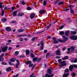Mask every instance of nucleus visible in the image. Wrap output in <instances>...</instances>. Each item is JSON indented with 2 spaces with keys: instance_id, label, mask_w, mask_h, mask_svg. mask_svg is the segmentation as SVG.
Wrapping results in <instances>:
<instances>
[{
  "instance_id": "f257e3e1",
  "label": "nucleus",
  "mask_w": 77,
  "mask_h": 77,
  "mask_svg": "<svg viewBox=\"0 0 77 77\" xmlns=\"http://www.w3.org/2000/svg\"><path fill=\"white\" fill-rule=\"evenodd\" d=\"M62 38H63V40L58 39V41L61 42H65L66 41L68 40V38L66 37H65V35H63L62 36Z\"/></svg>"
},
{
  "instance_id": "f03ea898",
  "label": "nucleus",
  "mask_w": 77,
  "mask_h": 77,
  "mask_svg": "<svg viewBox=\"0 0 77 77\" xmlns=\"http://www.w3.org/2000/svg\"><path fill=\"white\" fill-rule=\"evenodd\" d=\"M70 38L72 40H77V35H71L70 36Z\"/></svg>"
},
{
  "instance_id": "7ed1b4c3",
  "label": "nucleus",
  "mask_w": 77,
  "mask_h": 77,
  "mask_svg": "<svg viewBox=\"0 0 77 77\" xmlns=\"http://www.w3.org/2000/svg\"><path fill=\"white\" fill-rule=\"evenodd\" d=\"M56 54L57 56L61 55V53L60 52V49H58L56 51Z\"/></svg>"
},
{
  "instance_id": "20e7f679",
  "label": "nucleus",
  "mask_w": 77,
  "mask_h": 77,
  "mask_svg": "<svg viewBox=\"0 0 77 77\" xmlns=\"http://www.w3.org/2000/svg\"><path fill=\"white\" fill-rule=\"evenodd\" d=\"M74 47L73 46H71L70 47V48H68V51H70L71 52H73L74 51Z\"/></svg>"
},
{
  "instance_id": "39448f33",
  "label": "nucleus",
  "mask_w": 77,
  "mask_h": 77,
  "mask_svg": "<svg viewBox=\"0 0 77 77\" xmlns=\"http://www.w3.org/2000/svg\"><path fill=\"white\" fill-rule=\"evenodd\" d=\"M66 62V61H65L60 62V63L61 64V66H66V64L65 63Z\"/></svg>"
},
{
  "instance_id": "423d86ee",
  "label": "nucleus",
  "mask_w": 77,
  "mask_h": 77,
  "mask_svg": "<svg viewBox=\"0 0 77 77\" xmlns=\"http://www.w3.org/2000/svg\"><path fill=\"white\" fill-rule=\"evenodd\" d=\"M57 39V38L55 37H54L53 38V40L54 41V42H53L54 44H57V43H58L59 42L58 41L56 40Z\"/></svg>"
},
{
  "instance_id": "0eeeda50",
  "label": "nucleus",
  "mask_w": 77,
  "mask_h": 77,
  "mask_svg": "<svg viewBox=\"0 0 77 77\" xmlns=\"http://www.w3.org/2000/svg\"><path fill=\"white\" fill-rule=\"evenodd\" d=\"M35 17V13H32L30 15L31 19H33Z\"/></svg>"
},
{
  "instance_id": "6e6552de",
  "label": "nucleus",
  "mask_w": 77,
  "mask_h": 77,
  "mask_svg": "<svg viewBox=\"0 0 77 77\" xmlns=\"http://www.w3.org/2000/svg\"><path fill=\"white\" fill-rule=\"evenodd\" d=\"M8 49V47L7 46H6L5 47H4L2 48V51L3 52H5V51H6Z\"/></svg>"
},
{
  "instance_id": "1a4fd4ad",
  "label": "nucleus",
  "mask_w": 77,
  "mask_h": 77,
  "mask_svg": "<svg viewBox=\"0 0 77 77\" xmlns=\"http://www.w3.org/2000/svg\"><path fill=\"white\" fill-rule=\"evenodd\" d=\"M51 71H52V69H49L47 70V72L49 74H51Z\"/></svg>"
},
{
  "instance_id": "9d476101",
  "label": "nucleus",
  "mask_w": 77,
  "mask_h": 77,
  "mask_svg": "<svg viewBox=\"0 0 77 77\" xmlns=\"http://www.w3.org/2000/svg\"><path fill=\"white\" fill-rule=\"evenodd\" d=\"M53 76H54V75L53 74L49 75L48 74H46L45 75V77H53Z\"/></svg>"
},
{
  "instance_id": "9b49d317",
  "label": "nucleus",
  "mask_w": 77,
  "mask_h": 77,
  "mask_svg": "<svg viewBox=\"0 0 77 77\" xmlns=\"http://www.w3.org/2000/svg\"><path fill=\"white\" fill-rule=\"evenodd\" d=\"M41 47L40 48L41 50H42L44 48V43L42 42H41Z\"/></svg>"
},
{
  "instance_id": "f8f14e48",
  "label": "nucleus",
  "mask_w": 77,
  "mask_h": 77,
  "mask_svg": "<svg viewBox=\"0 0 77 77\" xmlns=\"http://www.w3.org/2000/svg\"><path fill=\"white\" fill-rule=\"evenodd\" d=\"M73 65H71L69 66V70L70 71H71L73 69Z\"/></svg>"
},
{
  "instance_id": "ddd939ff",
  "label": "nucleus",
  "mask_w": 77,
  "mask_h": 77,
  "mask_svg": "<svg viewBox=\"0 0 77 77\" xmlns=\"http://www.w3.org/2000/svg\"><path fill=\"white\" fill-rule=\"evenodd\" d=\"M5 29L8 32H10L11 30V28L10 27H7L5 28Z\"/></svg>"
},
{
  "instance_id": "4468645a",
  "label": "nucleus",
  "mask_w": 77,
  "mask_h": 77,
  "mask_svg": "<svg viewBox=\"0 0 77 77\" xmlns=\"http://www.w3.org/2000/svg\"><path fill=\"white\" fill-rule=\"evenodd\" d=\"M69 30L66 31L65 33V35L66 36H68V34H69Z\"/></svg>"
},
{
  "instance_id": "2eb2a0df",
  "label": "nucleus",
  "mask_w": 77,
  "mask_h": 77,
  "mask_svg": "<svg viewBox=\"0 0 77 77\" xmlns=\"http://www.w3.org/2000/svg\"><path fill=\"white\" fill-rule=\"evenodd\" d=\"M45 11L42 10L40 11H39V13L40 14H44V13H45Z\"/></svg>"
},
{
  "instance_id": "dca6fc26",
  "label": "nucleus",
  "mask_w": 77,
  "mask_h": 77,
  "mask_svg": "<svg viewBox=\"0 0 77 77\" xmlns=\"http://www.w3.org/2000/svg\"><path fill=\"white\" fill-rule=\"evenodd\" d=\"M17 15L19 17H21L22 16H23V15H24V13H19Z\"/></svg>"
},
{
  "instance_id": "f3484780",
  "label": "nucleus",
  "mask_w": 77,
  "mask_h": 77,
  "mask_svg": "<svg viewBox=\"0 0 77 77\" xmlns=\"http://www.w3.org/2000/svg\"><path fill=\"white\" fill-rule=\"evenodd\" d=\"M30 53V51L29 50H27L26 51V56H27Z\"/></svg>"
},
{
  "instance_id": "a211bd4d",
  "label": "nucleus",
  "mask_w": 77,
  "mask_h": 77,
  "mask_svg": "<svg viewBox=\"0 0 77 77\" xmlns=\"http://www.w3.org/2000/svg\"><path fill=\"white\" fill-rule=\"evenodd\" d=\"M1 21L2 22H5L7 21V19L5 18H3L1 20Z\"/></svg>"
},
{
  "instance_id": "6ab92c4d",
  "label": "nucleus",
  "mask_w": 77,
  "mask_h": 77,
  "mask_svg": "<svg viewBox=\"0 0 77 77\" xmlns=\"http://www.w3.org/2000/svg\"><path fill=\"white\" fill-rule=\"evenodd\" d=\"M62 60H66V59H68V56H66L64 58H62Z\"/></svg>"
},
{
  "instance_id": "aec40b11",
  "label": "nucleus",
  "mask_w": 77,
  "mask_h": 77,
  "mask_svg": "<svg viewBox=\"0 0 77 77\" xmlns=\"http://www.w3.org/2000/svg\"><path fill=\"white\" fill-rule=\"evenodd\" d=\"M17 11H14L13 13V16H17Z\"/></svg>"
},
{
  "instance_id": "412c9836",
  "label": "nucleus",
  "mask_w": 77,
  "mask_h": 77,
  "mask_svg": "<svg viewBox=\"0 0 77 77\" xmlns=\"http://www.w3.org/2000/svg\"><path fill=\"white\" fill-rule=\"evenodd\" d=\"M69 75V73H67L66 74H64L63 75V77H67Z\"/></svg>"
},
{
  "instance_id": "4be33fe9",
  "label": "nucleus",
  "mask_w": 77,
  "mask_h": 77,
  "mask_svg": "<svg viewBox=\"0 0 77 77\" xmlns=\"http://www.w3.org/2000/svg\"><path fill=\"white\" fill-rule=\"evenodd\" d=\"M76 33H77V32L76 31H74V32H73L72 31H71V34L72 35H75Z\"/></svg>"
},
{
  "instance_id": "5701e85b",
  "label": "nucleus",
  "mask_w": 77,
  "mask_h": 77,
  "mask_svg": "<svg viewBox=\"0 0 77 77\" xmlns=\"http://www.w3.org/2000/svg\"><path fill=\"white\" fill-rule=\"evenodd\" d=\"M51 23L50 24L49 26H47L46 27V29H47V30H48L49 28L51 27Z\"/></svg>"
},
{
  "instance_id": "b1692460",
  "label": "nucleus",
  "mask_w": 77,
  "mask_h": 77,
  "mask_svg": "<svg viewBox=\"0 0 77 77\" xmlns=\"http://www.w3.org/2000/svg\"><path fill=\"white\" fill-rule=\"evenodd\" d=\"M10 61L11 62H14L15 61V59L13 58L10 60Z\"/></svg>"
},
{
  "instance_id": "393cba45",
  "label": "nucleus",
  "mask_w": 77,
  "mask_h": 77,
  "mask_svg": "<svg viewBox=\"0 0 77 77\" xmlns=\"http://www.w3.org/2000/svg\"><path fill=\"white\" fill-rule=\"evenodd\" d=\"M6 70L8 72L10 71L11 70V67H9L6 69Z\"/></svg>"
},
{
  "instance_id": "a878e982",
  "label": "nucleus",
  "mask_w": 77,
  "mask_h": 77,
  "mask_svg": "<svg viewBox=\"0 0 77 77\" xmlns=\"http://www.w3.org/2000/svg\"><path fill=\"white\" fill-rule=\"evenodd\" d=\"M31 63H32V62L30 61H28L26 62V65H28L29 64H29H31Z\"/></svg>"
},
{
  "instance_id": "bb28decb",
  "label": "nucleus",
  "mask_w": 77,
  "mask_h": 77,
  "mask_svg": "<svg viewBox=\"0 0 77 77\" xmlns=\"http://www.w3.org/2000/svg\"><path fill=\"white\" fill-rule=\"evenodd\" d=\"M38 39V37H35L32 38V41H35V39Z\"/></svg>"
},
{
  "instance_id": "cd10ccee",
  "label": "nucleus",
  "mask_w": 77,
  "mask_h": 77,
  "mask_svg": "<svg viewBox=\"0 0 77 77\" xmlns=\"http://www.w3.org/2000/svg\"><path fill=\"white\" fill-rule=\"evenodd\" d=\"M69 71V69H65L64 71V72H68Z\"/></svg>"
},
{
  "instance_id": "c85d7f7f",
  "label": "nucleus",
  "mask_w": 77,
  "mask_h": 77,
  "mask_svg": "<svg viewBox=\"0 0 77 77\" xmlns=\"http://www.w3.org/2000/svg\"><path fill=\"white\" fill-rule=\"evenodd\" d=\"M70 12L72 13V14H73L74 13V11L72 8L70 9Z\"/></svg>"
},
{
  "instance_id": "c756f323",
  "label": "nucleus",
  "mask_w": 77,
  "mask_h": 77,
  "mask_svg": "<svg viewBox=\"0 0 77 77\" xmlns=\"http://www.w3.org/2000/svg\"><path fill=\"white\" fill-rule=\"evenodd\" d=\"M43 5L44 6H45L47 5V1H45L43 3Z\"/></svg>"
},
{
  "instance_id": "7c9ffc66",
  "label": "nucleus",
  "mask_w": 77,
  "mask_h": 77,
  "mask_svg": "<svg viewBox=\"0 0 77 77\" xmlns=\"http://www.w3.org/2000/svg\"><path fill=\"white\" fill-rule=\"evenodd\" d=\"M5 14V11L4 10H2V13L1 15L2 16H3L4 15V14Z\"/></svg>"
},
{
  "instance_id": "2f4dec72",
  "label": "nucleus",
  "mask_w": 77,
  "mask_h": 77,
  "mask_svg": "<svg viewBox=\"0 0 77 77\" xmlns=\"http://www.w3.org/2000/svg\"><path fill=\"white\" fill-rule=\"evenodd\" d=\"M5 6H2V2H0V8H4Z\"/></svg>"
},
{
  "instance_id": "473e14b6",
  "label": "nucleus",
  "mask_w": 77,
  "mask_h": 77,
  "mask_svg": "<svg viewBox=\"0 0 77 77\" xmlns=\"http://www.w3.org/2000/svg\"><path fill=\"white\" fill-rule=\"evenodd\" d=\"M72 62L74 63H76L77 62V58H76L75 60H73L72 61Z\"/></svg>"
},
{
  "instance_id": "72a5a7b5",
  "label": "nucleus",
  "mask_w": 77,
  "mask_h": 77,
  "mask_svg": "<svg viewBox=\"0 0 77 77\" xmlns=\"http://www.w3.org/2000/svg\"><path fill=\"white\" fill-rule=\"evenodd\" d=\"M22 5H25L26 3L25 2H24L23 1H22L21 2Z\"/></svg>"
},
{
  "instance_id": "f704fd0d",
  "label": "nucleus",
  "mask_w": 77,
  "mask_h": 77,
  "mask_svg": "<svg viewBox=\"0 0 77 77\" xmlns=\"http://www.w3.org/2000/svg\"><path fill=\"white\" fill-rule=\"evenodd\" d=\"M65 33V32L63 31H61L60 32V35H63Z\"/></svg>"
},
{
  "instance_id": "c9c22d12",
  "label": "nucleus",
  "mask_w": 77,
  "mask_h": 77,
  "mask_svg": "<svg viewBox=\"0 0 77 77\" xmlns=\"http://www.w3.org/2000/svg\"><path fill=\"white\" fill-rule=\"evenodd\" d=\"M18 31L19 33H21V32H23L24 31L21 29H19L18 30Z\"/></svg>"
},
{
  "instance_id": "e433bc0d",
  "label": "nucleus",
  "mask_w": 77,
  "mask_h": 77,
  "mask_svg": "<svg viewBox=\"0 0 77 77\" xmlns=\"http://www.w3.org/2000/svg\"><path fill=\"white\" fill-rule=\"evenodd\" d=\"M37 59H38V58H35L33 59V61L34 62H36V61Z\"/></svg>"
},
{
  "instance_id": "4c0bfd02",
  "label": "nucleus",
  "mask_w": 77,
  "mask_h": 77,
  "mask_svg": "<svg viewBox=\"0 0 77 77\" xmlns=\"http://www.w3.org/2000/svg\"><path fill=\"white\" fill-rule=\"evenodd\" d=\"M64 2H59L58 4V5L59 6H60V5H62V4H63Z\"/></svg>"
},
{
  "instance_id": "58836bf2",
  "label": "nucleus",
  "mask_w": 77,
  "mask_h": 77,
  "mask_svg": "<svg viewBox=\"0 0 77 77\" xmlns=\"http://www.w3.org/2000/svg\"><path fill=\"white\" fill-rule=\"evenodd\" d=\"M19 65H20V63H17L16 66V68H18V66H19Z\"/></svg>"
},
{
  "instance_id": "ea45409f",
  "label": "nucleus",
  "mask_w": 77,
  "mask_h": 77,
  "mask_svg": "<svg viewBox=\"0 0 77 77\" xmlns=\"http://www.w3.org/2000/svg\"><path fill=\"white\" fill-rule=\"evenodd\" d=\"M18 54H19V52L18 51H16L15 52V55L16 56H17V55H18Z\"/></svg>"
},
{
  "instance_id": "a19ab883",
  "label": "nucleus",
  "mask_w": 77,
  "mask_h": 77,
  "mask_svg": "<svg viewBox=\"0 0 77 77\" xmlns=\"http://www.w3.org/2000/svg\"><path fill=\"white\" fill-rule=\"evenodd\" d=\"M19 41L20 42H22V41H23V38H20L19 39Z\"/></svg>"
},
{
  "instance_id": "79ce46f5",
  "label": "nucleus",
  "mask_w": 77,
  "mask_h": 77,
  "mask_svg": "<svg viewBox=\"0 0 77 77\" xmlns=\"http://www.w3.org/2000/svg\"><path fill=\"white\" fill-rule=\"evenodd\" d=\"M73 65V67H74V68H77V64H74V65Z\"/></svg>"
},
{
  "instance_id": "37998d69",
  "label": "nucleus",
  "mask_w": 77,
  "mask_h": 77,
  "mask_svg": "<svg viewBox=\"0 0 77 77\" xmlns=\"http://www.w3.org/2000/svg\"><path fill=\"white\" fill-rule=\"evenodd\" d=\"M2 64L4 65H8V64H7V63H5V62L2 63Z\"/></svg>"
},
{
  "instance_id": "c03bdc74",
  "label": "nucleus",
  "mask_w": 77,
  "mask_h": 77,
  "mask_svg": "<svg viewBox=\"0 0 77 77\" xmlns=\"http://www.w3.org/2000/svg\"><path fill=\"white\" fill-rule=\"evenodd\" d=\"M30 56L31 57L33 58L34 57V56H35V55L33 54H30Z\"/></svg>"
},
{
  "instance_id": "a18cd8bd",
  "label": "nucleus",
  "mask_w": 77,
  "mask_h": 77,
  "mask_svg": "<svg viewBox=\"0 0 77 77\" xmlns=\"http://www.w3.org/2000/svg\"><path fill=\"white\" fill-rule=\"evenodd\" d=\"M72 77H75V73H73L72 74Z\"/></svg>"
},
{
  "instance_id": "49530a36",
  "label": "nucleus",
  "mask_w": 77,
  "mask_h": 77,
  "mask_svg": "<svg viewBox=\"0 0 77 77\" xmlns=\"http://www.w3.org/2000/svg\"><path fill=\"white\" fill-rule=\"evenodd\" d=\"M63 28V26H61L59 28V30H61V29H62Z\"/></svg>"
},
{
  "instance_id": "de8ad7c7",
  "label": "nucleus",
  "mask_w": 77,
  "mask_h": 77,
  "mask_svg": "<svg viewBox=\"0 0 77 77\" xmlns=\"http://www.w3.org/2000/svg\"><path fill=\"white\" fill-rule=\"evenodd\" d=\"M4 56V54H2L0 56V58H2Z\"/></svg>"
},
{
  "instance_id": "09e8293b",
  "label": "nucleus",
  "mask_w": 77,
  "mask_h": 77,
  "mask_svg": "<svg viewBox=\"0 0 77 77\" xmlns=\"http://www.w3.org/2000/svg\"><path fill=\"white\" fill-rule=\"evenodd\" d=\"M34 73H32L31 75L30 76V77H35V76L34 75Z\"/></svg>"
},
{
  "instance_id": "8fccbe9b",
  "label": "nucleus",
  "mask_w": 77,
  "mask_h": 77,
  "mask_svg": "<svg viewBox=\"0 0 77 77\" xmlns=\"http://www.w3.org/2000/svg\"><path fill=\"white\" fill-rule=\"evenodd\" d=\"M33 65V64L31 63L30 64H29V67H32Z\"/></svg>"
},
{
  "instance_id": "3c124183",
  "label": "nucleus",
  "mask_w": 77,
  "mask_h": 77,
  "mask_svg": "<svg viewBox=\"0 0 77 77\" xmlns=\"http://www.w3.org/2000/svg\"><path fill=\"white\" fill-rule=\"evenodd\" d=\"M31 9H32L30 8V7H29L27 8V10H31Z\"/></svg>"
},
{
  "instance_id": "603ef678",
  "label": "nucleus",
  "mask_w": 77,
  "mask_h": 77,
  "mask_svg": "<svg viewBox=\"0 0 77 77\" xmlns=\"http://www.w3.org/2000/svg\"><path fill=\"white\" fill-rule=\"evenodd\" d=\"M50 56V54L49 53H48L46 55V57H47L48 56Z\"/></svg>"
},
{
  "instance_id": "864d4df0",
  "label": "nucleus",
  "mask_w": 77,
  "mask_h": 77,
  "mask_svg": "<svg viewBox=\"0 0 77 77\" xmlns=\"http://www.w3.org/2000/svg\"><path fill=\"white\" fill-rule=\"evenodd\" d=\"M4 9L5 11H6V10H7V9H8V7H5L4 8Z\"/></svg>"
},
{
  "instance_id": "5fc2aeb1",
  "label": "nucleus",
  "mask_w": 77,
  "mask_h": 77,
  "mask_svg": "<svg viewBox=\"0 0 77 77\" xmlns=\"http://www.w3.org/2000/svg\"><path fill=\"white\" fill-rule=\"evenodd\" d=\"M42 59L41 58H38V62H39V61H40V60H41Z\"/></svg>"
},
{
  "instance_id": "6e6d98bb",
  "label": "nucleus",
  "mask_w": 77,
  "mask_h": 77,
  "mask_svg": "<svg viewBox=\"0 0 77 77\" xmlns=\"http://www.w3.org/2000/svg\"><path fill=\"white\" fill-rule=\"evenodd\" d=\"M30 52L31 53V54H33V52L32 50H31Z\"/></svg>"
},
{
  "instance_id": "4d7b16f0",
  "label": "nucleus",
  "mask_w": 77,
  "mask_h": 77,
  "mask_svg": "<svg viewBox=\"0 0 77 77\" xmlns=\"http://www.w3.org/2000/svg\"><path fill=\"white\" fill-rule=\"evenodd\" d=\"M56 58L57 59H60V57L59 56H57L56 57Z\"/></svg>"
},
{
  "instance_id": "13d9d810",
  "label": "nucleus",
  "mask_w": 77,
  "mask_h": 77,
  "mask_svg": "<svg viewBox=\"0 0 77 77\" xmlns=\"http://www.w3.org/2000/svg\"><path fill=\"white\" fill-rule=\"evenodd\" d=\"M74 5H69V8H71V7H74Z\"/></svg>"
},
{
  "instance_id": "bf43d9fd",
  "label": "nucleus",
  "mask_w": 77,
  "mask_h": 77,
  "mask_svg": "<svg viewBox=\"0 0 77 77\" xmlns=\"http://www.w3.org/2000/svg\"><path fill=\"white\" fill-rule=\"evenodd\" d=\"M69 10V9H64V11H68Z\"/></svg>"
},
{
  "instance_id": "052dcab7",
  "label": "nucleus",
  "mask_w": 77,
  "mask_h": 77,
  "mask_svg": "<svg viewBox=\"0 0 77 77\" xmlns=\"http://www.w3.org/2000/svg\"><path fill=\"white\" fill-rule=\"evenodd\" d=\"M14 9H15V8H14V7H13L11 8L12 10H11V11H12L13 10H14Z\"/></svg>"
},
{
  "instance_id": "680f3d73",
  "label": "nucleus",
  "mask_w": 77,
  "mask_h": 77,
  "mask_svg": "<svg viewBox=\"0 0 77 77\" xmlns=\"http://www.w3.org/2000/svg\"><path fill=\"white\" fill-rule=\"evenodd\" d=\"M44 32V31H42L38 32L37 33H42V32Z\"/></svg>"
},
{
  "instance_id": "e2e57ef3",
  "label": "nucleus",
  "mask_w": 77,
  "mask_h": 77,
  "mask_svg": "<svg viewBox=\"0 0 77 77\" xmlns=\"http://www.w3.org/2000/svg\"><path fill=\"white\" fill-rule=\"evenodd\" d=\"M26 36V35H19V36L21 37V36Z\"/></svg>"
},
{
  "instance_id": "0e129e2a",
  "label": "nucleus",
  "mask_w": 77,
  "mask_h": 77,
  "mask_svg": "<svg viewBox=\"0 0 77 77\" xmlns=\"http://www.w3.org/2000/svg\"><path fill=\"white\" fill-rule=\"evenodd\" d=\"M62 61V60L61 59H59L58 60V61L59 62H61V61Z\"/></svg>"
},
{
  "instance_id": "69168bd1",
  "label": "nucleus",
  "mask_w": 77,
  "mask_h": 77,
  "mask_svg": "<svg viewBox=\"0 0 77 77\" xmlns=\"http://www.w3.org/2000/svg\"><path fill=\"white\" fill-rule=\"evenodd\" d=\"M65 50H66V47H64V48H63V51H65Z\"/></svg>"
},
{
  "instance_id": "338daca9",
  "label": "nucleus",
  "mask_w": 77,
  "mask_h": 77,
  "mask_svg": "<svg viewBox=\"0 0 77 77\" xmlns=\"http://www.w3.org/2000/svg\"><path fill=\"white\" fill-rule=\"evenodd\" d=\"M1 60L2 62H3V60H4V58H1Z\"/></svg>"
},
{
  "instance_id": "774afa93",
  "label": "nucleus",
  "mask_w": 77,
  "mask_h": 77,
  "mask_svg": "<svg viewBox=\"0 0 77 77\" xmlns=\"http://www.w3.org/2000/svg\"><path fill=\"white\" fill-rule=\"evenodd\" d=\"M18 76V74H17L16 76H14L13 77H17Z\"/></svg>"
}]
</instances>
